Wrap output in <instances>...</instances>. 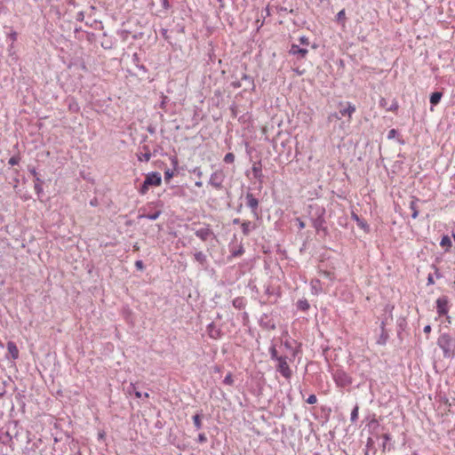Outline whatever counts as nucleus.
Masks as SVG:
<instances>
[{
	"instance_id": "1",
	"label": "nucleus",
	"mask_w": 455,
	"mask_h": 455,
	"mask_svg": "<svg viewBox=\"0 0 455 455\" xmlns=\"http://www.w3.org/2000/svg\"><path fill=\"white\" fill-rule=\"evenodd\" d=\"M437 345L443 350L445 358H451L455 355V339L449 333H442L437 339Z\"/></svg>"
},
{
	"instance_id": "2",
	"label": "nucleus",
	"mask_w": 455,
	"mask_h": 455,
	"mask_svg": "<svg viewBox=\"0 0 455 455\" xmlns=\"http://www.w3.org/2000/svg\"><path fill=\"white\" fill-rule=\"evenodd\" d=\"M312 210L315 211L314 216L312 217V224L313 227L315 228L317 232L320 230H326V228L324 227L325 220H324V214H325V209L323 207H321L317 204L310 205L309 206Z\"/></svg>"
},
{
	"instance_id": "3",
	"label": "nucleus",
	"mask_w": 455,
	"mask_h": 455,
	"mask_svg": "<svg viewBox=\"0 0 455 455\" xmlns=\"http://www.w3.org/2000/svg\"><path fill=\"white\" fill-rule=\"evenodd\" d=\"M234 80L231 82V86L234 89L243 88L244 92L252 91L255 88L253 78L250 76L242 73L240 77L233 76Z\"/></svg>"
},
{
	"instance_id": "4",
	"label": "nucleus",
	"mask_w": 455,
	"mask_h": 455,
	"mask_svg": "<svg viewBox=\"0 0 455 455\" xmlns=\"http://www.w3.org/2000/svg\"><path fill=\"white\" fill-rule=\"evenodd\" d=\"M333 379L336 385L340 387H346L352 384V378L342 370H337L333 373Z\"/></svg>"
},
{
	"instance_id": "5",
	"label": "nucleus",
	"mask_w": 455,
	"mask_h": 455,
	"mask_svg": "<svg viewBox=\"0 0 455 455\" xmlns=\"http://www.w3.org/2000/svg\"><path fill=\"white\" fill-rule=\"evenodd\" d=\"M277 364L275 365V369L280 374L285 378L286 379H290L292 376V371L291 370L288 363H287V357L283 356L280 357L277 361Z\"/></svg>"
},
{
	"instance_id": "6",
	"label": "nucleus",
	"mask_w": 455,
	"mask_h": 455,
	"mask_svg": "<svg viewBox=\"0 0 455 455\" xmlns=\"http://www.w3.org/2000/svg\"><path fill=\"white\" fill-rule=\"evenodd\" d=\"M246 199V205L251 209V214L255 219L259 218V200L254 196V195L251 192H247L245 195Z\"/></svg>"
},
{
	"instance_id": "7",
	"label": "nucleus",
	"mask_w": 455,
	"mask_h": 455,
	"mask_svg": "<svg viewBox=\"0 0 455 455\" xmlns=\"http://www.w3.org/2000/svg\"><path fill=\"white\" fill-rule=\"evenodd\" d=\"M224 180H225L224 172L221 170H218V171L214 172L213 173H212L210 180H209V184L216 189H221L223 187L222 184L224 182Z\"/></svg>"
},
{
	"instance_id": "8",
	"label": "nucleus",
	"mask_w": 455,
	"mask_h": 455,
	"mask_svg": "<svg viewBox=\"0 0 455 455\" xmlns=\"http://www.w3.org/2000/svg\"><path fill=\"white\" fill-rule=\"evenodd\" d=\"M449 299L447 296H441L436 300V311L439 316L446 315L449 311Z\"/></svg>"
},
{
	"instance_id": "9",
	"label": "nucleus",
	"mask_w": 455,
	"mask_h": 455,
	"mask_svg": "<svg viewBox=\"0 0 455 455\" xmlns=\"http://www.w3.org/2000/svg\"><path fill=\"white\" fill-rule=\"evenodd\" d=\"M195 235L204 242L207 241L209 238H215V234L209 226L197 229Z\"/></svg>"
},
{
	"instance_id": "10",
	"label": "nucleus",
	"mask_w": 455,
	"mask_h": 455,
	"mask_svg": "<svg viewBox=\"0 0 455 455\" xmlns=\"http://www.w3.org/2000/svg\"><path fill=\"white\" fill-rule=\"evenodd\" d=\"M144 181L149 186H159L162 181L161 174L156 172H149L147 174Z\"/></svg>"
},
{
	"instance_id": "11",
	"label": "nucleus",
	"mask_w": 455,
	"mask_h": 455,
	"mask_svg": "<svg viewBox=\"0 0 455 455\" xmlns=\"http://www.w3.org/2000/svg\"><path fill=\"white\" fill-rule=\"evenodd\" d=\"M308 51L306 48H300L299 45L292 44L289 51L290 54L297 56V59H304Z\"/></svg>"
},
{
	"instance_id": "12",
	"label": "nucleus",
	"mask_w": 455,
	"mask_h": 455,
	"mask_svg": "<svg viewBox=\"0 0 455 455\" xmlns=\"http://www.w3.org/2000/svg\"><path fill=\"white\" fill-rule=\"evenodd\" d=\"M28 171L35 177V180H34V182H35L34 188H35V191L36 192V194L38 196H40V194L43 193V188H42L43 180L38 177V173L36 172V169L34 167L29 168Z\"/></svg>"
},
{
	"instance_id": "13",
	"label": "nucleus",
	"mask_w": 455,
	"mask_h": 455,
	"mask_svg": "<svg viewBox=\"0 0 455 455\" xmlns=\"http://www.w3.org/2000/svg\"><path fill=\"white\" fill-rule=\"evenodd\" d=\"M251 171H252L254 178L257 179L260 183H262L263 174H262V170H261V163L260 162L254 163L252 165Z\"/></svg>"
},
{
	"instance_id": "14",
	"label": "nucleus",
	"mask_w": 455,
	"mask_h": 455,
	"mask_svg": "<svg viewBox=\"0 0 455 455\" xmlns=\"http://www.w3.org/2000/svg\"><path fill=\"white\" fill-rule=\"evenodd\" d=\"M352 219L356 221L357 226L364 232H370V226L367 224V222L364 220L359 218L358 215L355 212H352Z\"/></svg>"
},
{
	"instance_id": "15",
	"label": "nucleus",
	"mask_w": 455,
	"mask_h": 455,
	"mask_svg": "<svg viewBox=\"0 0 455 455\" xmlns=\"http://www.w3.org/2000/svg\"><path fill=\"white\" fill-rule=\"evenodd\" d=\"M242 226V232L243 234L247 236L250 235L251 231L256 228L255 224L249 220H244L241 223Z\"/></svg>"
},
{
	"instance_id": "16",
	"label": "nucleus",
	"mask_w": 455,
	"mask_h": 455,
	"mask_svg": "<svg viewBox=\"0 0 455 455\" xmlns=\"http://www.w3.org/2000/svg\"><path fill=\"white\" fill-rule=\"evenodd\" d=\"M355 107L354 105H352L350 102H347V107L340 108L339 114L342 116H348L349 117H351L352 114L355 113Z\"/></svg>"
},
{
	"instance_id": "17",
	"label": "nucleus",
	"mask_w": 455,
	"mask_h": 455,
	"mask_svg": "<svg viewBox=\"0 0 455 455\" xmlns=\"http://www.w3.org/2000/svg\"><path fill=\"white\" fill-rule=\"evenodd\" d=\"M7 349L12 359H17L19 357V349L13 341H8Z\"/></svg>"
},
{
	"instance_id": "18",
	"label": "nucleus",
	"mask_w": 455,
	"mask_h": 455,
	"mask_svg": "<svg viewBox=\"0 0 455 455\" xmlns=\"http://www.w3.org/2000/svg\"><path fill=\"white\" fill-rule=\"evenodd\" d=\"M194 258L203 267L207 263V257L203 251H196L194 254Z\"/></svg>"
},
{
	"instance_id": "19",
	"label": "nucleus",
	"mask_w": 455,
	"mask_h": 455,
	"mask_svg": "<svg viewBox=\"0 0 455 455\" xmlns=\"http://www.w3.org/2000/svg\"><path fill=\"white\" fill-rule=\"evenodd\" d=\"M161 211H156L153 213H142L139 215V219H148L150 220H156L161 215Z\"/></svg>"
},
{
	"instance_id": "20",
	"label": "nucleus",
	"mask_w": 455,
	"mask_h": 455,
	"mask_svg": "<svg viewBox=\"0 0 455 455\" xmlns=\"http://www.w3.org/2000/svg\"><path fill=\"white\" fill-rule=\"evenodd\" d=\"M442 97H443V93L441 92H433L430 95V103L433 106H436L440 102Z\"/></svg>"
},
{
	"instance_id": "21",
	"label": "nucleus",
	"mask_w": 455,
	"mask_h": 455,
	"mask_svg": "<svg viewBox=\"0 0 455 455\" xmlns=\"http://www.w3.org/2000/svg\"><path fill=\"white\" fill-rule=\"evenodd\" d=\"M245 304V299L243 297H237L233 300V306L237 309L243 308Z\"/></svg>"
},
{
	"instance_id": "22",
	"label": "nucleus",
	"mask_w": 455,
	"mask_h": 455,
	"mask_svg": "<svg viewBox=\"0 0 455 455\" xmlns=\"http://www.w3.org/2000/svg\"><path fill=\"white\" fill-rule=\"evenodd\" d=\"M311 287L315 294H318L322 291L321 283L318 279L311 281Z\"/></svg>"
},
{
	"instance_id": "23",
	"label": "nucleus",
	"mask_w": 455,
	"mask_h": 455,
	"mask_svg": "<svg viewBox=\"0 0 455 455\" xmlns=\"http://www.w3.org/2000/svg\"><path fill=\"white\" fill-rule=\"evenodd\" d=\"M384 326H385V322L382 321L381 322V334H380L379 340L378 341L379 344H385L388 338V335H387V331H385Z\"/></svg>"
},
{
	"instance_id": "24",
	"label": "nucleus",
	"mask_w": 455,
	"mask_h": 455,
	"mask_svg": "<svg viewBox=\"0 0 455 455\" xmlns=\"http://www.w3.org/2000/svg\"><path fill=\"white\" fill-rule=\"evenodd\" d=\"M269 354H270V358L274 361H277L278 359H280V357H283V355H279L278 353H277V350L275 348V345H272L270 347H269Z\"/></svg>"
},
{
	"instance_id": "25",
	"label": "nucleus",
	"mask_w": 455,
	"mask_h": 455,
	"mask_svg": "<svg viewBox=\"0 0 455 455\" xmlns=\"http://www.w3.org/2000/svg\"><path fill=\"white\" fill-rule=\"evenodd\" d=\"M382 438H383V443H382L381 446H382V451L384 452L387 449L390 450V446L387 444V443L391 440V437H390L389 434H384L382 435Z\"/></svg>"
},
{
	"instance_id": "26",
	"label": "nucleus",
	"mask_w": 455,
	"mask_h": 455,
	"mask_svg": "<svg viewBox=\"0 0 455 455\" xmlns=\"http://www.w3.org/2000/svg\"><path fill=\"white\" fill-rule=\"evenodd\" d=\"M410 208L412 211L411 217L416 219L419 215V210L417 206V200H412L410 204Z\"/></svg>"
},
{
	"instance_id": "27",
	"label": "nucleus",
	"mask_w": 455,
	"mask_h": 455,
	"mask_svg": "<svg viewBox=\"0 0 455 455\" xmlns=\"http://www.w3.org/2000/svg\"><path fill=\"white\" fill-rule=\"evenodd\" d=\"M440 245L442 247H447L450 248L451 246V240L448 235H443L442 237V240L440 242Z\"/></svg>"
},
{
	"instance_id": "28",
	"label": "nucleus",
	"mask_w": 455,
	"mask_h": 455,
	"mask_svg": "<svg viewBox=\"0 0 455 455\" xmlns=\"http://www.w3.org/2000/svg\"><path fill=\"white\" fill-rule=\"evenodd\" d=\"M193 420L196 428L200 429L202 427V416L197 413L193 416Z\"/></svg>"
},
{
	"instance_id": "29",
	"label": "nucleus",
	"mask_w": 455,
	"mask_h": 455,
	"mask_svg": "<svg viewBox=\"0 0 455 455\" xmlns=\"http://www.w3.org/2000/svg\"><path fill=\"white\" fill-rule=\"evenodd\" d=\"M297 307L300 310L306 311L309 308V304L306 299L299 300L297 303Z\"/></svg>"
},
{
	"instance_id": "30",
	"label": "nucleus",
	"mask_w": 455,
	"mask_h": 455,
	"mask_svg": "<svg viewBox=\"0 0 455 455\" xmlns=\"http://www.w3.org/2000/svg\"><path fill=\"white\" fill-rule=\"evenodd\" d=\"M213 328H214L213 323L209 324L208 329H210V336L213 339L220 338V331L219 330L213 331Z\"/></svg>"
},
{
	"instance_id": "31",
	"label": "nucleus",
	"mask_w": 455,
	"mask_h": 455,
	"mask_svg": "<svg viewBox=\"0 0 455 455\" xmlns=\"http://www.w3.org/2000/svg\"><path fill=\"white\" fill-rule=\"evenodd\" d=\"M358 411H359V407H358V405H355L354 407V409L352 410V411H351V419H351L352 422H355L357 420V419H358Z\"/></svg>"
},
{
	"instance_id": "32",
	"label": "nucleus",
	"mask_w": 455,
	"mask_h": 455,
	"mask_svg": "<svg viewBox=\"0 0 455 455\" xmlns=\"http://www.w3.org/2000/svg\"><path fill=\"white\" fill-rule=\"evenodd\" d=\"M131 388L132 389V392L134 393V395H135V396L137 398H140L142 396H144V397H148L149 396L148 393L142 394L140 391H138L136 389L135 386H133V385H132Z\"/></svg>"
},
{
	"instance_id": "33",
	"label": "nucleus",
	"mask_w": 455,
	"mask_h": 455,
	"mask_svg": "<svg viewBox=\"0 0 455 455\" xmlns=\"http://www.w3.org/2000/svg\"><path fill=\"white\" fill-rule=\"evenodd\" d=\"M20 161V157L19 156H12L9 161H8V164L12 166H14V165H17Z\"/></svg>"
},
{
	"instance_id": "34",
	"label": "nucleus",
	"mask_w": 455,
	"mask_h": 455,
	"mask_svg": "<svg viewBox=\"0 0 455 455\" xmlns=\"http://www.w3.org/2000/svg\"><path fill=\"white\" fill-rule=\"evenodd\" d=\"M234 161H235V155L233 153H228L224 156V162L226 164H232V163H234Z\"/></svg>"
},
{
	"instance_id": "35",
	"label": "nucleus",
	"mask_w": 455,
	"mask_h": 455,
	"mask_svg": "<svg viewBox=\"0 0 455 455\" xmlns=\"http://www.w3.org/2000/svg\"><path fill=\"white\" fill-rule=\"evenodd\" d=\"M223 383H224L225 385H228V386H232V385L234 384V379H233V376H232V374H231V373H228V374L225 377V379H224V380H223Z\"/></svg>"
},
{
	"instance_id": "36",
	"label": "nucleus",
	"mask_w": 455,
	"mask_h": 455,
	"mask_svg": "<svg viewBox=\"0 0 455 455\" xmlns=\"http://www.w3.org/2000/svg\"><path fill=\"white\" fill-rule=\"evenodd\" d=\"M151 158V153L149 152V150L147 148V152L144 153L142 155V156H140L139 157V160L140 161H145V162H148Z\"/></svg>"
},
{
	"instance_id": "37",
	"label": "nucleus",
	"mask_w": 455,
	"mask_h": 455,
	"mask_svg": "<svg viewBox=\"0 0 455 455\" xmlns=\"http://www.w3.org/2000/svg\"><path fill=\"white\" fill-rule=\"evenodd\" d=\"M173 177V172L170 169H167L164 172V180L166 182H169V180Z\"/></svg>"
},
{
	"instance_id": "38",
	"label": "nucleus",
	"mask_w": 455,
	"mask_h": 455,
	"mask_svg": "<svg viewBox=\"0 0 455 455\" xmlns=\"http://www.w3.org/2000/svg\"><path fill=\"white\" fill-rule=\"evenodd\" d=\"M149 187H150L149 185L146 184V181H143V183H142V185H141V187L140 188V193L141 195H145L148 192Z\"/></svg>"
},
{
	"instance_id": "39",
	"label": "nucleus",
	"mask_w": 455,
	"mask_h": 455,
	"mask_svg": "<svg viewBox=\"0 0 455 455\" xmlns=\"http://www.w3.org/2000/svg\"><path fill=\"white\" fill-rule=\"evenodd\" d=\"M243 251H244L243 248L241 246L238 250L234 251L232 252V257H234V258L239 257L243 253Z\"/></svg>"
},
{
	"instance_id": "40",
	"label": "nucleus",
	"mask_w": 455,
	"mask_h": 455,
	"mask_svg": "<svg viewBox=\"0 0 455 455\" xmlns=\"http://www.w3.org/2000/svg\"><path fill=\"white\" fill-rule=\"evenodd\" d=\"M317 402V398L315 395H310L307 399V403L309 404H315Z\"/></svg>"
},
{
	"instance_id": "41",
	"label": "nucleus",
	"mask_w": 455,
	"mask_h": 455,
	"mask_svg": "<svg viewBox=\"0 0 455 455\" xmlns=\"http://www.w3.org/2000/svg\"><path fill=\"white\" fill-rule=\"evenodd\" d=\"M135 267L138 270H143L145 267L142 260H137L135 262Z\"/></svg>"
},
{
	"instance_id": "42",
	"label": "nucleus",
	"mask_w": 455,
	"mask_h": 455,
	"mask_svg": "<svg viewBox=\"0 0 455 455\" xmlns=\"http://www.w3.org/2000/svg\"><path fill=\"white\" fill-rule=\"evenodd\" d=\"M161 5L164 9L168 10L171 8L169 0H161Z\"/></svg>"
},
{
	"instance_id": "43",
	"label": "nucleus",
	"mask_w": 455,
	"mask_h": 455,
	"mask_svg": "<svg viewBox=\"0 0 455 455\" xmlns=\"http://www.w3.org/2000/svg\"><path fill=\"white\" fill-rule=\"evenodd\" d=\"M432 268L435 270V275L437 279L442 277V274L440 273L438 267L435 265H432Z\"/></svg>"
},
{
	"instance_id": "44",
	"label": "nucleus",
	"mask_w": 455,
	"mask_h": 455,
	"mask_svg": "<svg viewBox=\"0 0 455 455\" xmlns=\"http://www.w3.org/2000/svg\"><path fill=\"white\" fill-rule=\"evenodd\" d=\"M17 33L15 31H12L9 35H8V38H10V40L13 43L14 41L17 40Z\"/></svg>"
},
{
	"instance_id": "45",
	"label": "nucleus",
	"mask_w": 455,
	"mask_h": 455,
	"mask_svg": "<svg viewBox=\"0 0 455 455\" xmlns=\"http://www.w3.org/2000/svg\"><path fill=\"white\" fill-rule=\"evenodd\" d=\"M397 132L395 129H391L389 132H388V134H387V138L390 140V139H393L395 137Z\"/></svg>"
},
{
	"instance_id": "46",
	"label": "nucleus",
	"mask_w": 455,
	"mask_h": 455,
	"mask_svg": "<svg viewBox=\"0 0 455 455\" xmlns=\"http://www.w3.org/2000/svg\"><path fill=\"white\" fill-rule=\"evenodd\" d=\"M76 20H77V21H83V20H84V12H83V11H81V12H77V14H76Z\"/></svg>"
},
{
	"instance_id": "47",
	"label": "nucleus",
	"mask_w": 455,
	"mask_h": 455,
	"mask_svg": "<svg viewBox=\"0 0 455 455\" xmlns=\"http://www.w3.org/2000/svg\"><path fill=\"white\" fill-rule=\"evenodd\" d=\"M299 43L301 44H307V45L309 44V40L306 36H301V37H299Z\"/></svg>"
},
{
	"instance_id": "48",
	"label": "nucleus",
	"mask_w": 455,
	"mask_h": 455,
	"mask_svg": "<svg viewBox=\"0 0 455 455\" xmlns=\"http://www.w3.org/2000/svg\"><path fill=\"white\" fill-rule=\"evenodd\" d=\"M435 283V279L432 274H429L427 276V285H432Z\"/></svg>"
},
{
	"instance_id": "49",
	"label": "nucleus",
	"mask_w": 455,
	"mask_h": 455,
	"mask_svg": "<svg viewBox=\"0 0 455 455\" xmlns=\"http://www.w3.org/2000/svg\"><path fill=\"white\" fill-rule=\"evenodd\" d=\"M206 440H207V438H206V436H205V435H204V433L199 434V435H198V441H199L200 443H205V442H206Z\"/></svg>"
},
{
	"instance_id": "50",
	"label": "nucleus",
	"mask_w": 455,
	"mask_h": 455,
	"mask_svg": "<svg viewBox=\"0 0 455 455\" xmlns=\"http://www.w3.org/2000/svg\"><path fill=\"white\" fill-rule=\"evenodd\" d=\"M297 222L299 229H303L305 228V222L301 220L299 218L297 219Z\"/></svg>"
},
{
	"instance_id": "51",
	"label": "nucleus",
	"mask_w": 455,
	"mask_h": 455,
	"mask_svg": "<svg viewBox=\"0 0 455 455\" xmlns=\"http://www.w3.org/2000/svg\"><path fill=\"white\" fill-rule=\"evenodd\" d=\"M321 275H323V276L328 277V278H330V279H331V278H332V277H331V273H330V272H328V271H323V272H321Z\"/></svg>"
},
{
	"instance_id": "52",
	"label": "nucleus",
	"mask_w": 455,
	"mask_h": 455,
	"mask_svg": "<svg viewBox=\"0 0 455 455\" xmlns=\"http://www.w3.org/2000/svg\"><path fill=\"white\" fill-rule=\"evenodd\" d=\"M372 443H373L372 439L369 438L368 442H367V449H368V451H370L371 449Z\"/></svg>"
},
{
	"instance_id": "53",
	"label": "nucleus",
	"mask_w": 455,
	"mask_h": 455,
	"mask_svg": "<svg viewBox=\"0 0 455 455\" xmlns=\"http://www.w3.org/2000/svg\"><path fill=\"white\" fill-rule=\"evenodd\" d=\"M194 172L196 173L197 177L200 179L203 175V172H201L200 169H195L194 170Z\"/></svg>"
},
{
	"instance_id": "54",
	"label": "nucleus",
	"mask_w": 455,
	"mask_h": 455,
	"mask_svg": "<svg viewBox=\"0 0 455 455\" xmlns=\"http://www.w3.org/2000/svg\"><path fill=\"white\" fill-rule=\"evenodd\" d=\"M423 331H424L425 333H429L431 331V326L430 325H426L424 327Z\"/></svg>"
},
{
	"instance_id": "55",
	"label": "nucleus",
	"mask_w": 455,
	"mask_h": 455,
	"mask_svg": "<svg viewBox=\"0 0 455 455\" xmlns=\"http://www.w3.org/2000/svg\"><path fill=\"white\" fill-rule=\"evenodd\" d=\"M167 32H168V30L165 29V28H163L161 30V33H162L163 36H164L165 38L167 37Z\"/></svg>"
},
{
	"instance_id": "56",
	"label": "nucleus",
	"mask_w": 455,
	"mask_h": 455,
	"mask_svg": "<svg viewBox=\"0 0 455 455\" xmlns=\"http://www.w3.org/2000/svg\"><path fill=\"white\" fill-rule=\"evenodd\" d=\"M240 223H241L240 219L236 218V219L233 220V224L237 225V224H240Z\"/></svg>"
},
{
	"instance_id": "57",
	"label": "nucleus",
	"mask_w": 455,
	"mask_h": 455,
	"mask_svg": "<svg viewBox=\"0 0 455 455\" xmlns=\"http://www.w3.org/2000/svg\"><path fill=\"white\" fill-rule=\"evenodd\" d=\"M195 185L198 188H201L203 186V182L198 180V181H196Z\"/></svg>"
},
{
	"instance_id": "58",
	"label": "nucleus",
	"mask_w": 455,
	"mask_h": 455,
	"mask_svg": "<svg viewBox=\"0 0 455 455\" xmlns=\"http://www.w3.org/2000/svg\"><path fill=\"white\" fill-rule=\"evenodd\" d=\"M397 104L395 103V105L391 106L390 108H387V110H394V109H396L397 108Z\"/></svg>"
},
{
	"instance_id": "59",
	"label": "nucleus",
	"mask_w": 455,
	"mask_h": 455,
	"mask_svg": "<svg viewBox=\"0 0 455 455\" xmlns=\"http://www.w3.org/2000/svg\"><path fill=\"white\" fill-rule=\"evenodd\" d=\"M344 14H345L344 10L340 11V12L338 13V18H339V19H340Z\"/></svg>"
},
{
	"instance_id": "60",
	"label": "nucleus",
	"mask_w": 455,
	"mask_h": 455,
	"mask_svg": "<svg viewBox=\"0 0 455 455\" xmlns=\"http://www.w3.org/2000/svg\"><path fill=\"white\" fill-rule=\"evenodd\" d=\"M279 12H288V9H287L286 7H280V8H279Z\"/></svg>"
},
{
	"instance_id": "61",
	"label": "nucleus",
	"mask_w": 455,
	"mask_h": 455,
	"mask_svg": "<svg viewBox=\"0 0 455 455\" xmlns=\"http://www.w3.org/2000/svg\"><path fill=\"white\" fill-rule=\"evenodd\" d=\"M284 346H285V347H287V348H291V344H290V342H288V341H285V342H284Z\"/></svg>"
},
{
	"instance_id": "62",
	"label": "nucleus",
	"mask_w": 455,
	"mask_h": 455,
	"mask_svg": "<svg viewBox=\"0 0 455 455\" xmlns=\"http://www.w3.org/2000/svg\"><path fill=\"white\" fill-rule=\"evenodd\" d=\"M242 207H243V204H240L238 206H237V212H240L241 210H242Z\"/></svg>"
},
{
	"instance_id": "63",
	"label": "nucleus",
	"mask_w": 455,
	"mask_h": 455,
	"mask_svg": "<svg viewBox=\"0 0 455 455\" xmlns=\"http://www.w3.org/2000/svg\"><path fill=\"white\" fill-rule=\"evenodd\" d=\"M5 393V390L3 388L1 391H0V397H2Z\"/></svg>"
},
{
	"instance_id": "64",
	"label": "nucleus",
	"mask_w": 455,
	"mask_h": 455,
	"mask_svg": "<svg viewBox=\"0 0 455 455\" xmlns=\"http://www.w3.org/2000/svg\"><path fill=\"white\" fill-rule=\"evenodd\" d=\"M295 355H296V351H293L292 352V357H295Z\"/></svg>"
}]
</instances>
